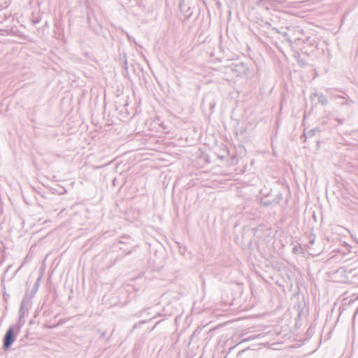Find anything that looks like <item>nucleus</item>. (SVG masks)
I'll return each instance as SVG.
<instances>
[{
    "label": "nucleus",
    "instance_id": "obj_4",
    "mask_svg": "<svg viewBox=\"0 0 358 358\" xmlns=\"http://www.w3.org/2000/svg\"><path fill=\"white\" fill-rule=\"evenodd\" d=\"M33 297V295L31 294L30 296H28L27 294H26L21 302L20 308L19 310V317L20 320H21L25 314L28 313L29 308L31 306V299Z\"/></svg>",
    "mask_w": 358,
    "mask_h": 358
},
{
    "label": "nucleus",
    "instance_id": "obj_13",
    "mask_svg": "<svg viewBox=\"0 0 358 358\" xmlns=\"http://www.w3.org/2000/svg\"><path fill=\"white\" fill-rule=\"evenodd\" d=\"M314 243V238L310 241V245H313Z\"/></svg>",
    "mask_w": 358,
    "mask_h": 358
},
{
    "label": "nucleus",
    "instance_id": "obj_11",
    "mask_svg": "<svg viewBox=\"0 0 358 358\" xmlns=\"http://www.w3.org/2000/svg\"><path fill=\"white\" fill-rule=\"evenodd\" d=\"M294 57H295V58H296V59H298V63H299V64H301V66H303V65L305 64V63H304V62H301V61L299 59V58L300 57V55H299V53H298V52L295 53Z\"/></svg>",
    "mask_w": 358,
    "mask_h": 358
},
{
    "label": "nucleus",
    "instance_id": "obj_15",
    "mask_svg": "<svg viewBox=\"0 0 358 358\" xmlns=\"http://www.w3.org/2000/svg\"><path fill=\"white\" fill-rule=\"evenodd\" d=\"M265 0H262L259 1V3H261L262 2H264Z\"/></svg>",
    "mask_w": 358,
    "mask_h": 358
},
{
    "label": "nucleus",
    "instance_id": "obj_5",
    "mask_svg": "<svg viewBox=\"0 0 358 358\" xmlns=\"http://www.w3.org/2000/svg\"><path fill=\"white\" fill-rule=\"evenodd\" d=\"M319 129L317 128H315V129H311L310 130H308V131L306 132H304L303 133V135L301 136V138H304V141H306V139L307 138H311L313 137L315 134V132L317 131H318Z\"/></svg>",
    "mask_w": 358,
    "mask_h": 358
},
{
    "label": "nucleus",
    "instance_id": "obj_12",
    "mask_svg": "<svg viewBox=\"0 0 358 358\" xmlns=\"http://www.w3.org/2000/svg\"><path fill=\"white\" fill-rule=\"evenodd\" d=\"M339 124H342L344 122V120L343 119H336V120Z\"/></svg>",
    "mask_w": 358,
    "mask_h": 358
},
{
    "label": "nucleus",
    "instance_id": "obj_17",
    "mask_svg": "<svg viewBox=\"0 0 358 358\" xmlns=\"http://www.w3.org/2000/svg\"><path fill=\"white\" fill-rule=\"evenodd\" d=\"M199 358H202V357H199Z\"/></svg>",
    "mask_w": 358,
    "mask_h": 358
},
{
    "label": "nucleus",
    "instance_id": "obj_6",
    "mask_svg": "<svg viewBox=\"0 0 358 358\" xmlns=\"http://www.w3.org/2000/svg\"><path fill=\"white\" fill-rule=\"evenodd\" d=\"M316 96L318 97L319 102L322 105H327L328 103V100L327 97L323 95L322 94L320 93L316 94Z\"/></svg>",
    "mask_w": 358,
    "mask_h": 358
},
{
    "label": "nucleus",
    "instance_id": "obj_9",
    "mask_svg": "<svg viewBox=\"0 0 358 358\" xmlns=\"http://www.w3.org/2000/svg\"><path fill=\"white\" fill-rule=\"evenodd\" d=\"M269 5L271 6H277L280 2L278 0H271L268 1Z\"/></svg>",
    "mask_w": 358,
    "mask_h": 358
},
{
    "label": "nucleus",
    "instance_id": "obj_3",
    "mask_svg": "<svg viewBox=\"0 0 358 358\" xmlns=\"http://www.w3.org/2000/svg\"><path fill=\"white\" fill-rule=\"evenodd\" d=\"M229 68L236 76H248L249 73V69L243 63H232Z\"/></svg>",
    "mask_w": 358,
    "mask_h": 358
},
{
    "label": "nucleus",
    "instance_id": "obj_14",
    "mask_svg": "<svg viewBox=\"0 0 358 358\" xmlns=\"http://www.w3.org/2000/svg\"><path fill=\"white\" fill-rule=\"evenodd\" d=\"M272 22H273V24H271L272 26H274L275 24H276V25L279 24V23L277 24V23L274 22V20H272Z\"/></svg>",
    "mask_w": 358,
    "mask_h": 358
},
{
    "label": "nucleus",
    "instance_id": "obj_2",
    "mask_svg": "<svg viewBox=\"0 0 358 358\" xmlns=\"http://www.w3.org/2000/svg\"><path fill=\"white\" fill-rule=\"evenodd\" d=\"M20 329V324H15L10 327L6 332L3 337V348L5 350L10 348L15 339V335L19 333Z\"/></svg>",
    "mask_w": 358,
    "mask_h": 358
},
{
    "label": "nucleus",
    "instance_id": "obj_8",
    "mask_svg": "<svg viewBox=\"0 0 358 358\" xmlns=\"http://www.w3.org/2000/svg\"><path fill=\"white\" fill-rule=\"evenodd\" d=\"M39 280L40 279L38 278L36 282V285H35V287L34 289L31 291V294L33 296L37 292V289H38V283H39Z\"/></svg>",
    "mask_w": 358,
    "mask_h": 358
},
{
    "label": "nucleus",
    "instance_id": "obj_16",
    "mask_svg": "<svg viewBox=\"0 0 358 358\" xmlns=\"http://www.w3.org/2000/svg\"><path fill=\"white\" fill-rule=\"evenodd\" d=\"M10 266V265L8 266L7 270H8Z\"/></svg>",
    "mask_w": 358,
    "mask_h": 358
},
{
    "label": "nucleus",
    "instance_id": "obj_1",
    "mask_svg": "<svg viewBox=\"0 0 358 358\" xmlns=\"http://www.w3.org/2000/svg\"><path fill=\"white\" fill-rule=\"evenodd\" d=\"M266 24L268 25L275 33L281 35L284 41H287L290 45L292 44V38H295L298 41L301 40V38L297 37V34L301 31L299 27L288 24V23L282 20H279L278 25L275 24L272 26L270 22H266Z\"/></svg>",
    "mask_w": 358,
    "mask_h": 358
},
{
    "label": "nucleus",
    "instance_id": "obj_7",
    "mask_svg": "<svg viewBox=\"0 0 358 358\" xmlns=\"http://www.w3.org/2000/svg\"><path fill=\"white\" fill-rule=\"evenodd\" d=\"M304 43H308V44L311 46L317 45V43L314 39H311L310 37H307L306 40H303Z\"/></svg>",
    "mask_w": 358,
    "mask_h": 358
},
{
    "label": "nucleus",
    "instance_id": "obj_10",
    "mask_svg": "<svg viewBox=\"0 0 358 358\" xmlns=\"http://www.w3.org/2000/svg\"><path fill=\"white\" fill-rule=\"evenodd\" d=\"M282 199V193H278L275 197V202L276 203H278L280 201H281Z\"/></svg>",
    "mask_w": 358,
    "mask_h": 358
}]
</instances>
